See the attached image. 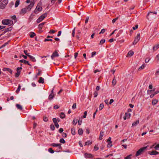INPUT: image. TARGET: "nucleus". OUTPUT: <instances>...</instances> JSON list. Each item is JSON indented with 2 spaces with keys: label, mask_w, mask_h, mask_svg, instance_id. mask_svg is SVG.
Here are the masks:
<instances>
[{
  "label": "nucleus",
  "mask_w": 159,
  "mask_h": 159,
  "mask_svg": "<svg viewBox=\"0 0 159 159\" xmlns=\"http://www.w3.org/2000/svg\"><path fill=\"white\" fill-rule=\"evenodd\" d=\"M157 12L155 11L154 12H150L148 13L147 15V18L149 20H151L155 18Z\"/></svg>",
  "instance_id": "1"
},
{
  "label": "nucleus",
  "mask_w": 159,
  "mask_h": 159,
  "mask_svg": "<svg viewBox=\"0 0 159 159\" xmlns=\"http://www.w3.org/2000/svg\"><path fill=\"white\" fill-rule=\"evenodd\" d=\"M147 147V146H146L140 148L136 152L135 156L137 157L143 154L146 150Z\"/></svg>",
  "instance_id": "2"
},
{
  "label": "nucleus",
  "mask_w": 159,
  "mask_h": 159,
  "mask_svg": "<svg viewBox=\"0 0 159 159\" xmlns=\"http://www.w3.org/2000/svg\"><path fill=\"white\" fill-rule=\"evenodd\" d=\"M2 23L5 25H9V26L13 24V22L11 20L9 19H4L2 20Z\"/></svg>",
  "instance_id": "3"
},
{
  "label": "nucleus",
  "mask_w": 159,
  "mask_h": 159,
  "mask_svg": "<svg viewBox=\"0 0 159 159\" xmlns=\"http://www.w3.org/2000/svg\"><path fill=\"white\" fill-rule=\"evenodd\" d=\"M8 3V0H0V8L4 9Z\"/></svg>",
  "instance_id": "4"
},
{
  "label": "nucleus",
  "mask_w": 159,
  "mask_h": 159,
  "mask_svg": "<svg viewBox=\"0 0 159 159\" xmlns=\"http://www.w3.org/2000/svg\"><path fill=\"white\" fill-rule=\"evenodd\" d=\"M46 16L47 14L46 13H44L40 16L37 20L36 21L37 23H40L41 21H42Z\"/></svg>",
  "instance_id": "5"
},
{
  "label": "nucleus",
  "mask_w": 159,
  "mask_h": 159,
  "mask_svg": "<svg viewBox=\"0 0 159 159\" xmlns=\"http://www.w3.org/2000/svg\"><path fill=\"white\" fill-rule=\"evenodd\" d=\"M42 7L41 3H38L36 7L34 12L35 13H36L37 11H41L42 10Z\"/></svg>",
  "instance_id": "6"
},
{
  "label": "nucleus",
  "mask_w": 159,
  "mask_h": 159,
  "mask_svg": "<svg viewBox=\"0 0 159 159\" xmlns=\"http://www.w3.org/2000/svg\"><path fill=\"white\" fill-rule=\"evenodd\" d=\"M22 69V68L21 67H18L16 69L17 72L15 74V77H18L19 76L20 74V70Z\"/></svg>",
  "instance_id": "7"
},
{
  "label": "nucleus",
  "mask_w": 159,
  "mask_h": 159,
  "mask_svg": "<svg viewBox=\"0 0 159 159\" xmlns=\"http://www.w3.org/2000/svg\"><path fill=\"white\" fill-rule=\"evenodd\" d=\"M34 2H31L30 5H29L26 7L27 10L28 11H30L32 7L34 6Z\"/></svg>",
  "instance_id": "8"
},
{
  "label": "nucleus",
  "mask_w": 159,
  "mask_h": 159,
  "mask_svg": "<svg viewBox=\"0 0 159 159\" xmlns=\"http://www.w3.org/2000/svg\"><path fill=\"white\" fill-rule=\"evenodd\" d=\"M52 120L54 124V125H55L56 127L57 128H58L59 127V125L57 123V120L56 118H53L52 119Z\"/></svg>",
  "instance_id": "9"
},
{
  "label": "nucleus",
  "mask_w": 159,
  "mask_h": 159,
  "mask_svg": "<svg viewBox=\"0 0 159 159\" xmlns=\"http://www.w3.org/2000/svg\"><path fill=\"white\" fill-rule=\"evenodd\" d=\"M59 56L58 54L56 51H55L52 54L51 56V58L53 59L55 57H57Z\"/></svg>",
  "instance_id": "10"
},
{
  "label": "nucleus",
  "mask_w": 159,
  "mask_h": 159,
  "mask_svg": "<svg viewBox=\"0 0 159 159\" xmlns=\"http://www.w3.org/2000/svg\"><path fill=\"white\" fill-rule=\"evenodd\" d=\"M61 143L57 144L55 143H52L51 144V146L53 147H59V148L60 149H61L62 147L61 146Z\"/></svg>",
  "instance_id": "11"
},
{
  "label": "nucleus",
  "mask_w": 159,
  "mask_h": 159,
  "mask_svg": "<svg viewBox=\"0 0 159 159\" xmlns=\"http://www.w3.org/2000/svg\"><path fill=\"white\" fill-rule=\"evenodd\" d=\"M27 10V8H24L21 9L20 11V14L21 15H24L26 13Z\"/></svg>",
  "instance_id": "12"
},
{
  "label": "nucleus",
  "mask_w": 159,
  "mask_h": 159,
  "mask_svg": "<svg viewBox=\"0 0 159 159\" xmlns=\"http://www.w3.org/2000/svg\"><path fill=\"white\" fill-rule=\"evenodd\" d=\"M84 157L85 158H93V156L90 153H85L84 154Z\"/></svg>",
  "instance_id": "13"
},
{
  "label": "nucleus",
  "mask_w": 159,
  "mask_h": 159,
  "mask_svg": "<svg viewBox=\"0 0 159 159\" xmlns=\"http://www.w3.org/2000/svg\"><path fill=\"white\" fill-rule=\"evenodd\" d=\"M19 62L21 63H23L25 64H28L29 66H31V65L29 63L28 61H27L25 60H20Z\"/></svg>",
  "instance_id": "14"
},
{
  "label": "nucleus",
  "mask_w": 159,
  "mask_h": 159,
  "mask_svg": "<svg viewBox=\"0 0 159 159\" xmlns=\"http://www.w3.org/2000/svg\"><path fill=\"white\" fill-rule=\"evenodd\" d=\"M2 70L3 71H6L7 70H8V71L11 74H12V70L11 69H10L9 68H6V67L4 68Z\"/></svg>",
  "instance_id": "15"
},
{
  "label": "nucleus",
  "mask_w": 159,
  "mask_h": 159,
  "mask_svg": "<svg viewBox=\"0 0 159 159\" xmlns=\"http://www.w3.org/2000/svg\"><path fill=\"white\" fill-rule=\"evenodd\" d=\"M149 154L150 155H156L159 154V152H157L155 151H152Z\"/></svg>",
  "instance_id": "16"
},
{
  "label": "nucleus",
  "mask_w": 159,
  "mask_h": 159,
  "mask_svg": "<svg viewBox=\"0 0 159 159\" xmlns=\"http://www.w3.org/2000/svg\"><path fill=\"white\" fill-rule=\"evenodd\" d=\"M28 56L30 58V60L33 62H35L36 60L35 58L31 55H28Z\"/></svg>",
  "instance_id": "17"
},
{
  "label": "nucleus",
  "mask_w": 159,
  "mask_h": 159,
  "mask_svg": "<svg viewBox=\"0 0 159 159\" xmlns=\"http://www.w3.org/2000/svg\"><path fill=\"white\" fill-rule=\"evenodd\" d=\"M104 132L103 131H101L100 132V134L99 137V139L100 140H101L102 139V137L103 136V134H104Z\"/></svg>",
  "instance_id": "18"
},
{
  "label": "nucleus",
  "mask_w": 159,
  "mask_h": 159,
  "mask_svg": "<svg viewBox=\"0 0 159 159\" xmlns=\"http://www.w3.org/2000/svg\"><path fill=\"white\" fill-rule=\"evenodd\" d=\"M134 54V52L133 51H130L128 52L127 54V55L126 57H128V56H129L130 57L132 56Z\"/></svg>",
  "instance_id": "19"
},
{
  "label": "nucleus",
  "mask_w": 159,
  "mask_h": 159,
  "mask_svg": "<svg viewBox=\"0 0 159 159\" xmlns=\"http://www.w3.org/2000/svg\"><path fill=\"white\" fill-rule=\"evenodd\" d=\"M139 120H137L132 124V127L136 126L139 123Z\"/></svg>",
  "instance_id": "20"
},
{
  "label": "nucleus",
  "mask_w": 159,
  "mask_h": 159,
  "mask_svg": "<svg viewBox=\"0 0 159 159\" xmlns=\"http://www.w3.org/2000/svg\"><path fill=\"white\" fill-rule=\"evenodd\" d=\"M38 82L39 83L43 84L44 83V79L42 77H40L39 78V80L38 81Z\"/></svg>",
  "instance_id": "21"
},
{
  "label": "nucleus",
  "mask_w": 159,
  "mask_h": 159,
  "mask_svg": "<svg viewBox=\"0 0 159 159\" xmlns=\"http://www.w3.org/2000/svg\"><path fill=\"white\" fill-rule=\"evenodd\" d=\"M51 5H53L55 2L56 0H50ZM59 3H60L61 2L62 0H58Z\"/></svg>",
  "instance_id": "22"
},
{
  "label": "nucleus",
  "mask_w": 159,
  "mask_h": 159,
  "mask_svg": "<svg viewBox=\"0 0 159 159\" xmlns=\"http://www.w3.org/2000/svg\"><path fill=\"white\" fill-rule=\"evenodd\" d=\"M45 23V22H43V23H40V24L39 25H38V28L39 29H41L43 27V25Z\"/></svg>",
  "instance_id": "23"
},
{
  "label": "nucleus",
  "mask_w": 159,
  "mask_h": 159,
  "mask_svg": "<svg viewBox=\"0 0 159 159\" xmlns=\"http://www.w3.org/2000/svg\"><path fill=\"white\" fill-rule=\"evenodd\" d=\"M16 106L18 109H19L20 110H22V107L20 104H16Z\"/></svg>",
  "instance_id": "24"
},
{
  "label": "nucleus",
  "mask_w": 159,
  "mask_h": 159,
  "mask_svg": "<svg viewBox=\"0 0 159 159\" xmlns=\"http://www.w3.org/2000/svg\"><path fill=\"white\" fill-rule=\"evenodd\" d=\"M75 129L74 128H71V133L72 135H74L75 134Z\"/></svg>",
  "instance_id": "25"
},
{
  "label": "nucleus",
  "mask_w": 159,
  "mask_h": 159,
  "mask_svg": "<svg viewBox=\"0 0 159 159\" xmlns=\"http://www.w3.org/2000/svg\"><path fill=\"white\" fill-rule=\"evenodd\" d=\"M78 133L79 135H82L83 133V131L82 129L80 128L78 129Z\"/></svg>",
  "instance_id": "26"
},
{
  "label": "nucleus",
  "mask_w": 159,
  "mask_h": 159,
  "mask_svg": "<svg viewBox=\"0 0 159 159\" xmlns=\"http://www.w3.org/2000/svg\"><path fill=\"white\" fill-rule=\"evenodd\" d=\"M36 34L33 32H31L29 34V36L31 38H33L35 36Z\"/></svg>",
  "instance_id": "27"
},
{
  "label": "nucleus",
  "mask_w": 159,
  "mask_h": 159,
  "mask_svg": "<svg viewBox=\"0 0 159 159\" xmlns=\"http://www.w3.org/2000/svg\"><path fill=\"white\" fill-rule=\"evenodd\" d=\"M60 117L61 118L63 119L65 117V115L63 112H61L60 113Z\"/></svg>",
  "instance_id": "28"
},
{
  "label": "nucleus",
  "mask_w": 159,
  "mask_h": 159,
  "mask_svg": "<svg viewBox=\"0 0 159 159\" xmlns=\"http://www.w3.org/2000/svg\"><path fill=\"white\" fill-rule=\"evenodd\" d=\"M159 48V43L156 45L154 46L153 47V49L154 50H156Z\"/></svg>",
  "instance_id": "29"
},
{
  "label": "nucleus",
  "mask_w": 159,
  "mask_h": 159,
  "mask_svg": "<svg viewBox=\"0 0 159 159\" xmlns=\"http://www.w3.org/2000/svg\"><path fill=\"white\" fill-rule=\"evenodd\" d=\"M20 3V0H17L16 1L15 5V7H17Z\"/></svg>",
  "instance_id": "30"
},
{
  "label": "nucleus",
  "mask_w": 159,
  "mask_h": 159,
  "mask_svg": "<svg viewBox=\"0 0 159 159\" xmlns=\"http://www.w3.org/2000/svg\"><path fill=\"white\" fill-rule=\"evenodd\" d=\"M21 89V86L20 84H19L18 87L16 91V92L17 93H18L20 91Z\"/></svg>",
  "instance_id": "31"
},
{
  "label": "nucleus",
  "mask_w": 159,
  "mask_h": 159,
  "mask_svg": "<svg viewBox=\"0 0 159 159\" xmlns=\"http://www.w3.org/2000/svg\"><path fill=\"white\" fill-rule=\"evenodd\" d=\"M92 143V142L89 140L85 143V145H89L91 144Z\"/></svg>",
  "instance_id": "32"
},
{
  "label": "nucleus",
  "mask_w": 159,
  "mask_h": 159,
  "mask_svg": "<svg viewBox=\"0 0 159 159\" xmlns=\"http://www.w3.org/2000/svg\"><path fill=\"white\" fill-rule=\"evenodd\" d=\"M130 114L128 113H125V116L127 118H129L130 116Z\"/></svg>",
  "instance_id": "33"
},
{
  "label": "nucleus",
  "mask_w": 159,
  "mask_h": 159,
  "mask_svg": "<svg viewBox=\"0 0 159 159\" xmlns=\"http://www.w3.org/2000/svg\"><path fill=\"white\" fill-rule=\"evenodd\" d=\"M145 67V66L144 64H143L142 66L140 67L138 69V70L139 71H140L142 69H143Z\"/></svg>",
  "instance_id": "34"
},
{
  "label": "nucleus",
  "mask_w": 159,
  "mask_h": 159,
  "mask_svg": "<svg viewBox=\"0 0 159 159\" xmlns=\"http://www.w3.org/2000/svg\"><path fill=\"white\" fill-rule=\"evenodd\" d=\"M158 101L156 99H154L152 100V104L153 105H156L157 103V102Z\"/></svg>",
  "instance_id": "35"
},
{
  "label": "nucleus",
  "mask_w": 159,
  "mask_h": 159,
  "mask_svg": "<svg viewBox=\"0 0 159 159\" xmlns=\"http://www.w3.org/2000/svg\"><path fill=\"white\" fill-rule=\"evenodd\" d=\"M77 122V119H74L72 121V123L73 125H75Z\"/></svg>",
  "instance_id": "36"
},
{
  "label": "nucleus",
  "mask_w": 159,
  "mask_h": 159,
  "mask_svg": "<svg viewBox=\"0 0 159 159\" xmlns=\"http://www.w3.org/2000/svg\"><path fill=\"white\" fill-rule=\"evenodd\" d=\"M155 90V89H153L151 90H148V94H153V92Z\"/></svg>",
  "instance_id": "37"
},
{
  "label": "nucleus",
  "mask_w": 159,
  "mask_h": 159,
  "mask_svg": "<svg viewBox=\"0 0 159 159\" xmlns=\"http://www.w3.org/2000/svg\"><path fill=\"white\" fill-rule=\"evenodd\" d=\"M12 30V27H9L5 29V31L7 32L11 31Z\"/></svg>",
  "instance_id": "38"
},
{
  "label": "nucleus",
  "mask_w": 159,
  "mask_h": 159,
  "mask_svg": "<svg viewBox=\"0 0 159 159\" xmlns=\"http://www.w3.org/2000/svg\"><path fill=\"white\" fill-rule=\"evenodd\" d=\"M140 39V34L139 33L138 34L135 38V39L136 40H139Z\"/></svg>",
  "instance_id": "39"
},
{
  "label": "nucleus",
  "mask_w": 159,
  "mask_h": 159,
  "mask_svg": "<svg viewBox=\"0 0 159 159\" xmlns=\"http://www.w3.org/2000/svg\"><path fill=\"white\" fill-rule=\"evenodd\" d=\"M54 96V95L53 94H50L49 95L48 99L49 100H50L53 99Z\"/></svg>",
  "instance_id": "40"
},
{
  "label": "nucleus",
  "mask_w": 159,
  "mask_h": 159,
  "mask_svg": "<svg viewBox=\"0 0 159 159\" xmlns=\"http://www.w3.org/2000/svg\"><path fill=\"white\" fill-rule=\"evenodd\" d=\"M48 151L51 153H53L54 152V151L52 148H49Z\"/></svg>",
  "instance_id": "41"
},
{
  "label": "nucleus",
  "mask_w": 159,
  "mask_h": 159,
  "mask_svg": "<svg viewBox=\"0 0 159 159\" xmlns=\"http://www.w3.org/2000/svg\"><path fill=\"white\" fill-rule=\"evenodd\" d=\"M50 128L52 130H54L55 129V127L54 125L53 124H52L50 126Z\"/></svg>",
  "instance_id": "42"
},
{
  "label": "nucleus",
  "mask_w": 159,
  "mask_h": 159,
  "mask_svg": "<svg viewBox=\"0 0 159 159\" xmlns=\"http://www.w3.org/2000/svg\"><path fill=\"white\" fill-rule=\"evenodd\" d=\"M60 142L62 143H65L66 141L63 139L61 138L60 140Z\"/></svg>",
  "instance_id": "43"
},
{
  "label": "nucleus",
  "mask_w": 159,
  "mask_h": 159,
  "mask_svg": "<svg viewBox=\"0 0 159 159\" xmlns=\"http://www.w3.org/2000/svg\"><path fill=\"white\" fill-rule=\"evenodd\" d=\"M11 18L13 20L15 21H16V15H13L11 17Z\"/></svg>",
  "instance_id": "44"
},
{
  "label": "nucleus",
  "mask_w": 159,
  "mask_h": 159,
  "mask_svg": "<svg viewBox=\"0 0 159 159\" xmlns=\"http://www.w3.org/2000/svg\"><path fill=\"white\" fill-rule=\"evenodd\" d=\"M104 107V105L103 103H101L100 104V106H99V110H101Z\"/></svg>",
  "instance_id": "45"
},
{
  "label": "nucleus",
  "mask_w": 159,
  "mask_h": 159,
  "mask_svg": "<svg viewBox=\"0 0 159 159\" xmlns=\"http://www.w3.org/2000/svg\"><path fill=\"white\" fill-rule=\"evenodd\" d=\"M112 145V142H109L107 145V147L110 148Z\"/></svg>",
  "instance_id": "46"
},
{
  "label": "nucleus",
  "mask_w": 159,
  "mask_h": 159,
  "mask_svg": "<svg viewBox=\"0 0 159 159\" xmlns=\"http://www.w3.org/2000/svg\"><path fill=\"white\" fill-rule=\"evenodd\" d=\"M43 120L45 122H47L48 121V118L46 116H44L43 117Z\"/></svg>",
  "instance_id": "47"
},
{
  "label": "nucleus",
  "mask_w": 159,
  "mask_h": 159,
  "mask_svg": "<svg viewBox=\"0 0 159 159\" xmlns=\"http://www.w3.org/2000/svg\"><path fill=\"white\" fill-rule=\"evenodd\" d=\"M118 19V17H117L113 19V20L112 21V23L114 24Z\"/></svg>",
  "instance_id": "48"
},
{
  "label": "nucleus",
  "mask_w": 159,
  "mask_h": 159,
  "mask_svg": "<svg viewBox=\"0 0 159 159\" xmlns=\"http://www.w3.org/2000/svg\"><path fill=\"white\" fill-rule=\"evenodd\" d=\"M106 31V30L105 29H102L101 30V31L99 33V34H103V33H104Z\"/></svg>",
  "instance_id": "49"
},
{
  "label": "nucleus",
  "mask_w": 159,
  "mask_h": 159,
  "mask_svg": "<svg viewBox=\"0 0 159 159\" xmlns=\"http://www.w3.org/2000/svg\"><path fill=\"white\" fill-rule=\"evenodd\" d=\"M132 155L131 154H130L125 157L124 159H130L131 158V157Z\"/></svg>",
  "instance_id": "50"
},
{
  "label": "nucleus",
  "mask_w": 159,
  "mask_h": 159,
  "mask_svg": "<svg viewBox=\"0 0 159 159\" xmlns=\"http://www.w3.org/2000/svg\"><path fill=\"white\" fill-rule=\"evenodd\" d=\"M57 31L56 30H51L49 32V33L53 34Z\"/></svg>",
  "instance_id": "51"
},
{
  "label": "nucleus",
  "mask_w": 159,
  "mask_h": 159,
  "mask_svg": "<svg viewBox=\"0 0 159 159\" xmlns=\"http://www.w3.org/2000/svg\"><path fill=\"white\" fill-rule=\"evenodd\" d=\"M98 95V92L96 91H95L93 93V95L94 97H96Z\"/></svg>",
  "instance_id": "52"
},
{
  "label": "nucleus",
  "mask_w": 159,
  "mask_h": 159,
  "mask_svg": "<svg viewBox=\"0 0 159 159\" xmlns=\"http://www.w3.org/2000/svg\"><path fill=\"white\" fill-rule=\"evenodd\" d=\"M154 148L156 150H158V149L159 148V144L157 145Z\"/></svg>",
  "instance_id": "53"
},
{
  "label": "nucleus",
  "mask_w": 159,
  "mask_h": 159,
  "mask_svg": "<svg viewBox=\"0 0 159 159\" xmlns=\"http://www.w3.org/2000/svg\"><path fill=\"white\" fill-rule=\"evenodd\" d=\"M75 28H74L72 30V35L73 37L74 36L75 34Z\"/></svg>",
  "instance_id": "54"
},
{
  "label": "nucleus",
  "mask_w": 159,
  "mask_h": 159,
  "mask_svg": "<svg viewBox=\"0 0 159 159\" xmlns=\"http://www.w3.org/2000/svg\"><path fill=\"white\" fill-rule=\"evenodd\" d=\"M106 40H100V42L99 43V45H102L105 42Z\"/></svg>",
  "instance_id": "55"
},
{
  "label": "nucleus",
  "mask_w": 159,
  "mask_h": 159,
  "mask_svg": "<svg viewBox=\"0 0 159 159\" xmlns=\"http://www.w3.org/2000/svg\"><path fill=\"white\" fill-rule=\"evenodd\" d=\"M116 80L114 79L112 81V84L113 85H115L116 84Z\"/></svg>",
  "instance_id": "56"
},
{
  "label": "nucleus",
  "mask_w": 159,
  "mask_h": 159,
  "mask_svg": "<svg viewBox=\"0 0 159 159\" xmlns=\"http://www.w3.org/2000/svg\"><path fill=\"white\" fill-rule=\"evenodd\" d=\"M62 136L63 137L66 138L67 137V134L65 133H63Z\"/></svg>",
  "instance_id": "57"
},
{
  "label": "nucleus",
  "mask_w": 159,
  "mask_h": 159,
  "mask_svg": "<svg viewBox=\"0 0 159 159\" xmlns=\"http://www.w3.org/2000/svg\"><path fill=\"white\" fill-rule=\"evenodd\" d=\"M94 148L95 151H96L99 148L97 147V146L96 145H95V146L94 147Z\"/></svg>",
  "instance_id": "58"
},
{
  "label": "nucleus",
  "mask_w": 159,
  "mask_h": 159,
  "mask_svg": "<svg viewBox=\"0 0 159 159\" xmlns=\"http://www.w3.org/2000/svg\"><path fill=\"white\" fill-rule=\"evenodd\" d=\"M76 105L75 103L73 104V105L72 106V108L73 109H75L76 108Z\"/></svg>",
  "instance_id": "59"
},
{
  "label": "nucleus",
  "mask_w": 159,
  "mask_h": 159,
  "mask_svg": "<svg viewBox=\"0 0 159 159\" xmlns=\"http://www.w3.org/2000/svg\"><path fill=\"white\" fill-rule=\"evenodd\" d=\"M89 20V17L88 16L85 19V23L86 24L88 22Z\"/></svg>",
  "instance_id": "60"
},
{
  "label": "nucleus",
  "mask_w": 159,
  "mask_h": 159,
  "mask_svg": "<svg viewBox=\"0 0 159 159\" xmlns=\"http://www.w3.org/2000/svg\"><path fill=\"white\" fill-rule=\"evenodd\" d=\"M87 114V111H85L84 112V115L83 116V118H85L86 117Z\"/></svg>",
  "instance_id": "61"
},
{
  "label": "nucleus",
  "mask_w": 159,
  "mask_h": 159,
  "mask_svg": "<svg viewBox=\"0 0 159 159\" xmlns=\"http://www.w3.org/2000/svg\"><path fill=\"white\" fill-rule=\"evenodd\" d=\"M150 60V59L149 58H146V59H145V62L146 63H148V62H149Z\"/></svg>",
  "instance_id": "62"
},
{
  "label": "nucleus",
  "mask_w": 159,
  "mask_h": 159,
  "mask_svg": "<svg viewBox=\"0 0 159 159\" xmlns=\"http://www.w3.org/2000/svg\"><path fill=\"white\" fill-rule=\"evenodd\" d=\"M63 131H64V129L63 128H60L59 130V132L60 133H61L63 132Z\"/></svg>",
  "instance_id": "63"
},
{
  "label": "nucleus",
  "mask_w": 159,
  "mask_h": 159,
  "mask_svg": "<svg viewBox=\"0 0 159 159\" xmlns=\"http://www.w3.org/2000/svg\"><path fill=\"white\" fill-rule=\"evenodd\" d=\"M59 107L57 105H55L54 107V108L55 109H58Z\"/></svg>",
  "instance_id": "64"
}]
</instances>
